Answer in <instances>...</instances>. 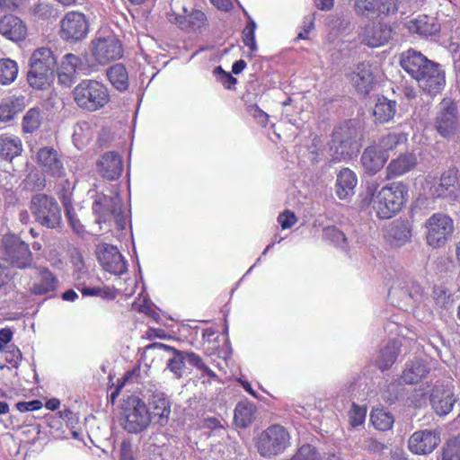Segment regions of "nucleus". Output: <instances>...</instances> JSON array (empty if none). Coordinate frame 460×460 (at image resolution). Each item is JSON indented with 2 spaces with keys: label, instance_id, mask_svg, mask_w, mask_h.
Instances as JSON below:
<instances>
[{
  "label": "nucleus",
  "instance_id": "nucleus-1",
  "mask_svg": "<svg viewBox=\"0 0 460 460\" xmlns=\"http://www.w3.org/2000/svg\"><path fill=\"white\" fill-rule=\"evenodd\" d=\"M407 194V187L402 182H392L379 190L378 181L372 179L366 181L365 190L360 194V206H371L377 217L390 219L402 208Z\"/></svg>",
  "mask_w": 460,
  "mask_h": 460
},
{
  "label": "nucleus",
  "instance_id": "nucleus-2",
  "mask_svg": "<svg viewBox=\"0 0 460 460\" xmlns=\"http://www.w3.org/2000/svg\"><path fill=\"white\" fill-rule=\"evenodd\" d=\"M403 70L414 78L420 88L431 96L441 93L446 84L445 72L441 66L429 60L420 52L410 49L401 57Z\"/></svg>",
  "mask_w": 460,
  "mask_h": 460
},
{
  "label": "nucleus",
  "instance_id": "nucleus-3",
  "mask_svg": "<svg viewBox=\"0 0 460 460\" xmlns=\"http://www.w3.org/2000/svg\"><path fill=\"white\" fill-rule=\"evenodd\" d=\"M149 348L167 354L166 369L177 379L181 378L187 373L186 363L196 367L202 373L203 376H208L213 379L217 378L216 373L203 362L199 355L193 351L180 350L161 342H155Z\"/></svg>",
  "mask_w": 460,
  "mask_h": 460
},
{
  "label": "nucleus",
  "instance_id": "nucleus-4",
  "mask_svg": "<svg viewBox=\"0 0 460 460\" xmlns=\"http://www.w3.org/2000/svg\"><path fill=\"white\" fill-rule=\"evenodd\" d=\"M359 147L358 130L351 122L334 128L329 148L333 162L350 160L359 152Z\"/></svg>",
  "mask_w": 460,
  "mask_h": 460
},
{
  "label": "nucleus",
  "instance_id": "nucleus-5",
  "mask_svg": "<svg viewBox=\"0 0 460 460\" xmlns=\"http://www.w3.org/2000/svg\"><path fill=\"white\" fill-rule=\"evenodd\" d=\"M72 95L80 109L90 112L102 109L110 102L108 88L97 80H82L74 88Z\"/></svg>",
  "mask_w": 460,
  "mask_h": 460
},
{
  "label": "nucleus",
  "instance_id": "nucleus-6",
  "mask_svg": "<svg viewBox=\"0 0 460 460\" xmlns=\"http://www.w3.org/2000/svg\"><path fill=\"white\" fill-rule=\"evenodd\" d=\"M57 60L48 48H39L33 51L29 61L27 79L34 89H43L53 76Z\"/></svg>",
  "mask_w": 460,
  "mask_h": 460
},
{
  "label": "nucleus",
  "instance_id": "nucleus-7",
  "mask_svg": "<svg viewBox=\"0 0 460 460\" xmlns=\"http://www.w3.org/2000/svg\"><path fill=\"white\" fill-rule=\"evenodd\" d=\"M290 434L279 424H273L262 430L256 439L258 453L267 458L282 454L290 446Z\"/></svg>",
  "mask_w": 460,
  "mask_h": 460
},
{
  "label": "nucleus",
  "instance_id": "nucleus-8",
  "mask_svg": "<svg viewBox=\"0 0 460 460\" xmlns=\"http://www.w3.org/2000/svg\"><path fill=\"white\" fill-rule=\"evenodd\" d=\"M93 211L96 216V222L99 225L105 224L108 226L114 222L119 229H124L127 224L123 214L122 200L119 194L107 196L104 194L96 195Z\"/></svg>",
  "mask_w": 460,
  "mask_h": 460
},
{
  "label": "nucleus",
  "instance_id": "nucleus-9",
  "mask_svg": "<svg viewBox=\"0 0 460 460\" xmlns=\"http://www.w3.org/2000/svg\"><path fill=\"white\" fill-rule=\"evenodd\" d=\"M30 209L35 220L48 228L60 226L61 210L57 200L47 194L38 193L31 197Z\"/></svg>",
  "mask_w": 460,
  "mask_h": 460
},
{
  "label": "nucleus",
  "instance_id": "nucleus-10",
  "mask_svg": "<svg viewBox=\"0 0 460 460\" xmlns=\"http://www.w3.org/2000/svg\"><path fill=\"white\" fill-rule=\"evenodd\" d=\"M3 258L12 266L18 269L31 268L32 253L29 245L13 234H4L1 242Z\"/></svg>",
  "mask_w": 460,
  "mask_h": 460
},
{
  "label": "nucleus",
  "instance_id": "nucleus-11",
  "mask_svg": "<svg viewBox=\"0 0 460 460\" xmlns=\"http://www.w3.org/2000/svg\"><path fill=\"white\" fill-rule=\"evenodd\" d=\"M123 428L129 433L145 430L151 422V414L146 403L137 397L128 398L122 411Z\"/></svg>",
  "mask_w": 460,
  "mask_h": 460
},
{
  "label": "nucleus",
  "instance_id": "nucleus-12",
  "mask_svg": "<svg viewBox=\"0 0 460 460\" xmlns=\"http://www.w3.org/2000/svg\"><path fill=\"white\" fill-rule=\"evenodd\" d=\"M427 243L432 247L444 245L454 231L453 220L447 215L436 213L426 222Z\"/></svg>",
  "mask_w": 460,
  "mask_h": 460
},
{
  "label": "nucleus",
  "instance_id": "nucleus-13",
  "mask_svg": "<svg viewBox=\"0 0 460 460\" xmlns=\"http://www.w3.org/2000/svg\"><path fill=\"white\" fill-rule=\"evenodd\" d=\"M122 46L114 34L97 37L92 41V55L100 65H106L122 57Z\"/></svg>",
  "mask_w": 460,
  "mask_h": 460
},
{
  "label": "nucleus",
  "instance_id": "nucleus-14",
  "mask_svg": "<svg viewBox=\"0 0 460 460\" xmlns=\"http://www.w3.org/2000/svg\"><path fill=\"white\" fill-rule=\"evenodd\" d=\"M389 295L407 303L419 304L423 299V289L410 275L399 273L393 281Z\"/></svg>",
  "mask_w": 460,
  "mask_h": 460
},
{
  "label": "nucleus",
  "instance_id": "nucleus-15",
  "mask_svg": "<svg viewBox=\"0 0 460 460\" xmlns=\"http://www.w3.org/2000/svg\"><path fill=\"white\" fill-rule=\"evenodd\" d=\"M458 126L457 107L450 99H443L438 105L435 127L443 137H452Z\"/></svg>",
  "mask_w": 460,
  "mask_h": 460
},
{
  "label": "nucleus",
  "instance_id": "nucleus-16",
  "mask_svg": "<svg viewBox=\"0 0 460 460\" xmlns=\"http://www.w3.org/2000/svg\"><path fill=\"white\" fill-rule=\"evenodd\" d=\"M172 7L173 13L170 14L169 19L181 29H198L205 24V13L199 10L188 8L183 0H173Z\"/></svg>",
  "mask_w": 460,
  "mask_h": 460
},
{
  "label": "nucleus",
  "instance_id": "nucleus-17",
  "mask_svg": "<svg viewBox=\"0 0 460 460\" xmlns=\"http://www.w3.org/2000/svg\"><path fill=\"white\" fill-rule=\"evenodd\" d=\"M89 24L84 13L68 12L61 21V37L69 41H79L86 37Z\"/></svg>",
  "mask_w": 460,
  "mask_h": 460
},
{
  "label": "nucleus",
  "instance_id": "nucleus-18",
  "mask_svg": "<svg viewBox=\"0 0 460 460\" xmlns=\"http://www.w3.org/2000/svg\"><path fill=\"white\" fill-rule=\"evenodd\" d=\"M97 258L102 269L111 274L122 275L128 270L127 261L113 245H100L97 249Z\"/></svg>",
  "mask_w": 460,
  "mask_h": 460
},
{
  "label": "nucleus",
  "instance_id": "nucleus-19",
  "mask_svg": "<svg viewBox=\"0 0 460 460\" xmlns=\"http://www.w3.org/2000/svg\"><path fill=\"white\" fill-rule=\"evenodd\" d=\"M453 381H447L446 384H437L430 394V403L438 415L448 414L456 402L453 392Z\"/></svg>",
  "mask_w": 460,
  "mask_h": 460
},
{
  "label": "nucleus",
  "instance_id": "nucleus-20",
  "mask_svg": "<svg viewBox=\"0 0 460 460\" xmlns=\"http://www.w3.org/2000/svg\"><path fill=\"white\" fill-rule=\"evenodd\" d=\"M349 80L358 93L368 94L376 84L373 67L367 62L357 65L349 75Z\"/></svg>",
  "mask_w": 460,
  "mask_h": 460
},
{
  "label": "nucleus",
  "instance_id": "nucleus-21",
  "mask_svg": "<svg viewBox=\"0 0 460 460\" xmlns=\"http://www.w3.org/2000/svg\"><path fill=\"white\" fill-rule=\"evenodd\" d=\"M440 442L439 434L424 429L415 431L409 438L408 447L415 455L430 454Z\"/></svg>",
  "mask_w": 460,
  "mask_h": 460
},
{
  "label": "nucleus",
  "instance_id": "nucleus-22",
  "mask_svg": "<svg viewBox=\"0 0 460 460\" xmlns=\"http://www.w3.org/2000/svg\"><path fill=\"white\" fill-rule=\"evenodd\" d=\"M430 193L435 198L447 199L456 201L459 198L460 189L457 184V177L454 171L445 172L438 184L430 188Z\"/></svg>",
  "mask_w": 460,
  "mask_h": 460
},
{
  "label": "nucleus",
  "instance_id": "nucleus-23",
  "mask_svg": "<svg viewBox=\"0 0 460 460\" xmlns=\"http://www.w3.org/2000/svg\"><path fill=\"white\" fill-rule=\"evenodd\" d=\"M388 158L389 154L382 152L378 146L373 143L364 149L360 157V163L367 173L374 175L385 166Z\"/></svg>",
  "mask_w": 460,
  "mask_h": 460
},
{
  "label": "nucleus",
  "instance_id": "nucleus-24",
  "mask_svg": "<svg viewBox=\"0 0 460 460\" xmlns=\"http://www.w3.org/2000/svg\"><path fill=\"white\" fill-rule=\"evenodd\" d=\"M355 8L363 15L369 13L389 15L398 11V0H356Z\"/></svg>",
  "mask_w": 460,
  "mask_h": 460
},
{
  "label": "nucleus",
  "instance_id": "nucleus-25",
  "mask_svg": "<svg viewBox=\"0 0 460 460\" xmlns=\"http://www.w3.org/2000/svg\"><path fill=\"white\" fill-rule=\"evenodd\" d=\"M38 164L42 169L53 177L64 175L65 169L63 163L58 157V152L52 147H42L37 153Z\"/></svg>",
  "mask_w": 460,
  "mask_h": 460
},
{
  "label": "nucleus",
  "instance_id": "nucleus-26",
  "mask_svg": "<svg viewBox=\"0 0 460 460\" xmlns=\"http://www.w3.org/2000/svg\"><path fill=\"white\" fill-rule=\"evenodd\" d=\"M392 35V28L382 22L372 23L365 28L363 41L371 48H377L388 41Z\"/></svg>",
  "mask_w": 460,
  "mask_h": 460
},
{
  "label": "nucleus",
  "instance_id": "nucleus-27",
  "mask_svg": "<svg viewBox=\"0 0 460 460\" xmlns=\"http://www.w3.org/2000/svg\"><path fill=\"white\" fill-rule=\"evenodd\" d=\"M417 164V157L412 153H404L390 161L386 166V179L391 180L406 174Z\"/></svg>",
  "mask_w": 460,
  "mask_h": 460
},
{
  "label": "nucleus",
  "instance_id": "nucleus-28",
  "mask_svg": "<svg viewBox=\"0 0 460 460\" xmlns=\"http://www.w3.org/2000/svg\"><path fill=\"white\" fill-rule=\"evenodd\" d=\"M123 165L121 157L115 152H107L98 163L100 174L109 180H117L122 172Z\"/></svg>",
  "mask_w": 460,
  "mask_h": 460
},
{
  "label": "nucleus",
  "instance_id": "nucleus-29",
  "mask_svg": "<svg viewBox=\"0 0 460 460\" xmlns=\"http://www.w3.org/2000/svg\"><path fill=\"white\" fill-rule=\"evenodd\" d=\"M0 33L7 40L19 41L26 36V26L18 17L4 15L0 18Z\"/></svg>",
  "mask_w": 460,
  "mask_h": 460
},
{
  "label": "nucleus",
  "instance_id": "nucleus-30",
  "mask_svg": "<svg viewBox=\"0 0 460 460\" xmlns=\"http://www.w3.org/2000/svg\"><path fill=\"white\" fill-rule=\"evenodd\" d=\"M82 65L78 56L68 53L66 54L60 63L58 70V83L65 86H70L75 79V74Z\"/></svg>",
  "mask_w": 460,
  "mask_h": 460
},
{
  "label": "nucleus",
  "instance_id": "nucleus-31",
  "mask_svg": "<svg viewBox=\"0 0 460 460\" xmlns=\"http://www.w3.org/2000/svg\"><path fill=\"white\" fill-rule=\"evenodd\" d=\"M358 178L356 173L349 168L341 169L336 179V195L340 199H347L354 194Z\"/></svg>",
  "mask_w": 460,
  "mask_h": 460
},
{
  "label": "nucleus",
  "instance_id": "nucleus-32",
  "mask_svg": "<svg viewBox=\"0 0 460 460\" xmlns=\"http://www.w3.org/2000/svg\"><path fill=\"white\" fill-rule=\"evenodd\" d=\"M38 278L31 288V292L36 296L47 295L54 292L58 288V280L46 267L37 269Z\"/></svg>",
  "mask_w": 460,
  "mask_h": 460
},
{
  "label": "nucleus",
  "instance_id": "nucleus-33",
  "mask_svg": "<svg viewBox=\"0 0 460 460\" xmlns=\"http://www.w3.org/2000/svg\"><path fill=\"white\" fill-rule=\"evenodd\" d=\"M26 107L25 97L11 95L0 102V121L10 122Z\"/></svg>",
  "mask_w": 460,
  "mask_h": 460
},
{
  "label": "nucleus",
  "instance_id": "nucleus-34",
  "mask_svg": "<svg viewBox=\"0 0 460 460\" xmlns=\"http://www.w3.org/2000/svg\"><path fill=\"white\" fill-rule=\"evenodd\" d=\"M429 371L430 367L425 360L415 359L406 364L401 377L405 384L413 385L426 378Z\"/></svg>",
  "mask_w": 460,
  "mask_h": 460
},
{
  "label": "nucleus",
  "instance_id": "nucleus-35",
  "mask_svg": "<svg viewBox=\"0 0 460 460\" xmlns=\"http://www.w3.org/2000/svg\"><path fill=\"white\" fill-rule=\"evenodd\" d=\"M152 409L151 420H154L160 426H164L171 414V405L169 400L162 393L155 394L150 401Z\"/></svg>",
  "mask_w": 460,
  "mask_h": 460
},
{
  "label": "nucleus",
  "instance_id": "nucleus-36",
  "mask_svg": "<svg viewBox=\"0 0 460 460\" xmlns=\"http://www.w3.org/2000/svg\"><path fill=\"white\" fill-rule=\"evenodd\" d=\"M406 27L410 32L421 36L434 35L440 30V25L433 18L427 15L409 20L406 22Z\"/></svg>",
  "mask_w": 460,
  "mask_h": 460
},
{
  "label": "nucleus",
  "instance_id": "nucleus-37",
  "mask_svg": "<svg viewBox=\"0 0 460 460\" xmlns=\"http://www.w3.org/2000/svg\"><path fill=\"white\" fill-rule=\"evenodd\" d=\"M400 348L401 342L399 341H389L386 345L378 351L375 359L378 368L385 370L391 367L400 353Z\"/></svg>",
  "mask_w": 460,
  "mask_h": 460
},
{
  "label": "nucleus",
  "instance_id": "nucleus-38",
  "mask_svg": "<svg viewBox=\"0 0 460 460\" xmlns=\"http://www.w3.org/2000/svg\"><path fill=\"white\" fill-rule=\"evenodd\" d=\"M22 152L21 139L12 134L0 135V157L12 161Z\"/></svg>",
  "mask_w": 460,
  "mask_h": 460
},
{
  "label": "nucleus",
  "instance_id": "nucleus-39",
  "mask_svg": "<svg viewBox=\"0 0 460 460\" xmlns=\"http://www.w3.org/2000/svg\"><path fill=\"white\" fill-rule=\"evenodd\" d=\"M256 418V406L248 401L237 403L234 409V420L237 427L247 428Z\"/></svg>",
  "mask_w": 460,
  "mask_h": 460
},
{
  "label": "nucleus",
  "instance_id": "nucleus-40",
  "mask_svg": "<svg viewBox=\"0 0 460 460\" xmlns=\"http://www.w3.org/2000/svg\"><path fill=\"white\" fill-rule=\"evenodd\" d=\"M396 112V102L385 97L378 98L373 114L380 123H385L391 120Z\"/></svg>",
  "mask_w": 460,
  "mask_h": 460
},
{
  "label": "nucleus",
  "instance_id": "nucleus-41",
  "mask_svg": "<svg viewBox=\"0 0 460 460\" xmlns=\"http://www.w3.org/2000/svg\"><path fill=\"white\" fill-rule=\"evenodd\" d=\"M107 75L111 84L119 91H126L128 87V75L122 64H116L110 67Z\"/></svg>",
  "mask_w": 460,
  "mask_h": 460
},
{
  "label": "nucleus",
  "instance_id": "nucleus-42",
  "mask_svg": "<svg viewBox=\"0 0 460 460\" xmlns=\"http://www.w3.org/2000/svg\"><path fill=\"white\" fill-rule=\"evenodd\" d=\"M407 142V136L402 132H393L388 133L381 137L375 144L378 148L386 154L390 151L396 149L399 146L403 145Z\"/></svg>",
  "mask_w": 460,
  "mask_h": 460
},
{
  "label": "nucleus",
  "instance_id": "nucleus-43",
  "mask_svg": "<svg viewBox=\"0 0 460 460\" xmlns=\"http://www.w3.org/2000/svg\"><path fill=\"white\" fill-rule=\"evenodd\" d=\"M18 65L10 58L0 59V84L7 85L12 84L17 77Z\"/></svg>",
  "mask_w": 460,
  "mask_h": 460
},
{
  "label": "nucleus",
  "instance_id": "nucleus-44",
  "mask_svg": "<svg viewBox=\"0 0 460 460\" xmlns=\"http://www.w3.org/2000/svg\"><path fill=\"white\" fill-rule=\"evenodd\" d=\"M373 426L379 430H388L393 427L394 417L384 409H374L370 415Z\"/></svg>",
  "mask_w": 460,
  "mask_h": 460
},
{
  "label": "nucleus",
  "instance_id": "nucleus-45",
  "mask_svg": "<svg viewBox=\"0 0 460 460\" xmlns=\"http://www.w3.org/2000/svg\"><path fill=\"white\" fill-rule=\"evenodd\" d=\"M41 124V116L39 109H30L22 119V129L25 133H33Z\"/></svg>",
  "mask_w": 460,
  "mask_h": 460
},
{
  "label": "nucleus",
  "instance_id": "nucleus-46",
  "mask_svg": "<svg viewBox=\"0 0 460 460\" xmlns=\"http://www.w3.org/2000/svg\"><path fill=\"white\" fill-rule=\"evenodd\" d=\"M443 460H460V436L448 439L442 447Z\"/></svg>",
  "mask_w": 460,
  "mask_h": 460
},
{
  "label": "nucleus",
  "instance_id": "nucleus-47",
  "mask_svg": "<svg viewBox=\"0 0 460 460\" xmlns=\"http://www.w3.org/2000/svg\"><path fill=\"white\" fill-rule=\"evenodd\" d=\"M63 205L65 207L66 217L73 230L76 234L84 233V226L81 224L79 218L77 217L75 208L71 205L70 199L68 198H65L63 199Z\"/></svg>",
  "mask_w": 460,
  "mask_h": 460
},
{
  "label": "nucleus",
  "instance_id": "nucleus-48",
  "mask_svg": "<svg viewBox=\"0 0 460 460\" xmlns=\"http://www.w3.org/2000/svg\"><path fill=\"white\" fill-rule=\"evenodd\" d=\"M391 236L397 246H402L410 241L411 229L405 224H399L391 230Z\"/></svg>",
  "mask_w": 460,
  "mask_h": 460
},
{
  "label": "nucleus",
  "instance_id": "nucleus-49",
  "mask_svg": "<svg viewBox=\"0 0 460 460\" xmlns=\"http://www.w3.org/2000/svg\"><path fill=\"white\" fill-rule=\"evenodd\" d=\"M323 238L341 248L345 247L347 238L345 234L334 226L323 229Z\"/></svg>",
  "mask_w": 460,
  "mask_h": 460
},
{
  "label": "nucleus",
  "instance_id": "nucleus-50",
  "mask_svg": "<svg viewBox=\"0 0 460 460\" xmlns=\"http://www.w3.org/2000/svg\"><path fill=\"white\" fill-rule=\"evenodd\" d=\"M292 460H323V457L314 446L305 444L297 449Z\"/></svg>",
  "mask_w": 460,
  "mask_h": 460
},
{
  "label": "nucleus",
  "instance_id": "nucleus-51",
  "mask_svg": "<svg viewBox=\"0 0 460 460\" xmlns=\"http://www.w3.org/2000/svg\"><path fill=\"white\" fill-rule=\"evenodd\" d=\"M255 29H256V23L254 21L251 20L243 31V42L247 47H249V49L252 51H255L257 49L255 35H254Z\"/></svg>",
  "mask_w": 460,
  "mask_h": 460
},
{
  "label": "nucleus",
  "instance_id": "nucleus-52",
  "mask_svg": "<svg viewBox=\"0 0 460 460\" xmlns=\"http://www.w3.org/2000/svg\"><path fill=\"white\" fill-rule=\"evenodd\" d=\"M31 11L39 19H49L54 15L53 6L45 2H40L31 6Z\"/></svg>",
  "mask_w": 460,
  "mask_h": 460
},
{
  "label": "nucleus",
  "instance_id": "nucleus-53",
  "mask_svg": "<svg viewBox=\"0 0 460 460\" xmlns=\"http://www.w3.org/2000/svg\"><path fill=\"white\" fill-rule=\"evenodd\" d=\"M367 415V409L355 403L349 411V422L351 426L357 427L364 423Z\"/></svg>",
  "mask_w": 460,
  "mask_h": 460
},
{
  "label": "nucleus",
  "instance_id": "nucleus-54",
  "mask_svg": "<svg viewBox=\"0 0 460 460\" xmlns=\"http://www.w3.org/2000/svg\"><path fill=\"white\" fill-rule=\"evenodd\" d=\"M433 296L437 304L446 306L450 301L451 294L446 287L436 286L433 289Z\"/></svg>",
  "mask_w": 460,
  "mask_h": 460
},
{
  "label": "nucleus",
  "instance_id": "nucleus-55",
  "mask_svg": "<svg viewBox=\"0 0 460 460\" xmlns=\"http://www.w3.org/2000/svg\"><path fill=\"white\" fill-rule=\"evenodd\" d=\"M247 112L252 116L259 124L265 127L269 120V115L261 110L256 104L249 105Z\"/></svg>",
  "mask_w": 460,
  "mask_h": 460
},
{
  "label": "nucleus",
  "instance_id": "nucleus-56",
  "mask_svg": "<svg viewBox=\"0 0 460 460\" xmlns=\"http://www.w3.org/2000/svg\"><path fill=\"white\" fill-rule=\"evenodd\" d=\"M214 72L218 75L219 81L227 89H231L237 82L236 78H234L230 73L225 72L221 66L216 67Z\"/></svg>",
  "mask_w": 460,
  "mask_h": 460
},
{
  "label": "nucleus",
  "instance_id": "nucleus-57",
  "mask_svg": "<svg viewBox=\"0 0 460 460\" xmlns=\"http://www.w3.org/2000/svg\"><path fill=\"white\" fill-rule=\"evenodd\" d=\"M278 222L282 229H288L296 224V217L293 212L287 210L278 217Z\"/></svg>",
  "mask_w": 460,
  "mask_h": 460
},
{
  "label": "nucleus",
  "instance_id": "nucleus-58",
  "mask_svg": "<svg viewBox=\"0 0 460 460\" xmlns=\"http://www.w3.org/2000/svg\"><path fill=\"white\" fill-rule=\"evenodd\" d=\"M21 359V350L14 346L8 347V350L6 351V360L13 367H17Z\"/></svg>",
  "mask_w": 460,
  "mask_h": 460
},
{
  "label": "nucleus",
  "instance_id": "nucleus-59",
  "mask_svg": "<svg viewBox=\"0 0 460 460\" xmlns=\"http://www.w3.org/2000/svg\"><path fill=\"white\" fill-rule=\"evenodd\" d=\"M84 128H86L87 130L89 129V126L85 122L77 123L74 127L73 140L75 144H77L78 142H83V138L87 137L84 136Z\"/></svg>",
  "mask_w": 460,
  "mask_h": 460
},
{
  "label": "nucleus",
  "instance_id": "nucleus-60",
  "mask_svg": "<svg viewBox=\"0 0 460 460\" xmlns=\"http://www.w3.org/2000/svg\"><path fill=\"white\" fill-rule=\"evenodd\" d=\"M120 460H134L132 446L129 441H123L121 443Z\"/></svg>",
  "mask_w": 460,
  "mask_h": 460
},
{
  "label": "nucleus",
  "instance_id": "nucleus-61",
  "mask_svg": "<svg viewBox=\"0 0 460 460\" xmlns=\"http://www.w3.org/2000/svg\"><path fill=\"white\" fill-rule=\"evenodd\" d=\"M13 332L10 329L4 328L0 331V351L4 350V346H6L12 340Z\"/></svg>",
  "mask_w": 460,
  "mask_h": 460
},
{
  "label": "nucleus",
  "instance_id": "nucleus-62",
  "mask_svg": "<svg viewBox=\"0 0 460 460\" xmlns=\"http://www.w3.org/2000/svg\"><path fill=\"white\" fill-rule=\"evenodd\" d=\"M83 296H102V289L101 288H88V287H83L80 289Z\"/></svg>",
  "mask_w": 460,
  "mask_h": 460
},
{
  "label": "nucleus",
  "instance_id": "nucleus-63",
  "mask_svg": "<svg viewBox=\"0 0 460 460\" xmlns=\"http://www.w3.org/2000/svg\"><path fill=\"white\" fill-rule=\"evenodd\" d=\"M211 4L217 9L227 11L232 6L231 0H210Z\"/></svg>",
  "mask_w": 460,
  "mask_h": 460
},
{
  "label": "nucleus",
  "instance_id": "nucleus-64",
  "mask_svg": "<svg viewBox=\"0 0 460 460\" xmlns=\"http://www.w3.org/2000/svg\"><path fill=\"white\" fill-rule=\"evenodd\" d=\"M314 3L321 10H330L333 6V0H314Z\"/></svg>",
  "mask_w": 460,
  "mask_h": 460
}]
</instances>
